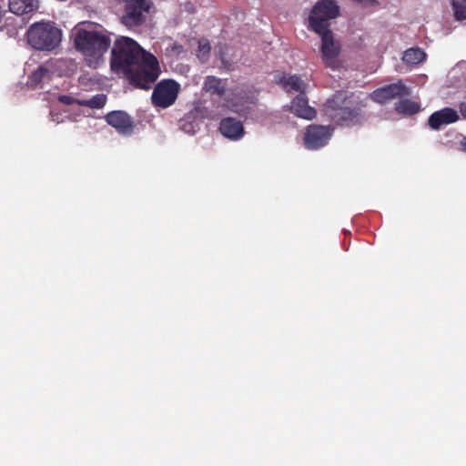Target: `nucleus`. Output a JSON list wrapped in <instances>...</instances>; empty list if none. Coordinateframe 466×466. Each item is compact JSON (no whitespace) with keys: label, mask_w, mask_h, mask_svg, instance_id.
I'll use <instances>...</instances> for the list:
<instances>
[{"label":"nucleus","mask_w":466,"mask_h":466,"mask_svg":"<svg viewBox=\"0 0 466 466\" xmlns=\"http://www.w3.org/2000/svg\"><path fill=\"white\" fill-rule=\"evenodd\" d=\"M461 147L462 151L466 152V137L461 141Z\"/></svg>","instance_id":"nucleus-29"},{"label":"nucleus","mask_w":466,"mask_h":466,"mask_svg":"<svg viewBox=\"0 0 466 466\" xmlns=\"http://www.w3.org/2000/svg\"><path fill=\"white\" fill-rule=\"evenodd\" d=\"M292 112L299 117L311 120L316 116V110L309 106L308 99L304 94H299L294 98L291 105Z\"/></svg>","instance_id":"nucleus-15"},{"label":"nucleus","mask_w":466,"mask_h":466,"mask_svg":"<svg viewBox=\"0 0 466 466\" xmlns=\"http://www.w3.org/2000/svg\"><path fill=\"white\" fill-rule=\"evenodd\" d=\"M339 6L333 0H319L313 7L309 18L310 28L316 33L328 32L329 20L339 14Z\"/></svg>","instance_id":"nucleus-5"},{"label":"nucleus","mask_w":466,"mask_h":466,"mask_svg":"<svg viewBox=\"0 0 466 466\" xmlns=\"http://www.w3.org/2000/svg\"><path fill=\"white\" fill-rule=\"evenodd\" d=\"M105 119L109 126L122 135L128 136L133 132V120L125 111H111L106 115Z\"/></svg>","instance_id":"nucleus-10"},{"label":"nucleus","mask_w":466,"mask_h":466,"mask_svg":"<svg viewBox=\"0 0 466 466\" xmlns=\"http://www.w3.org/2000/svg\"><path fill=\"white\" fill-rule=\"evenodd\" d=\"M279 84L287 91H296L299 92V94H304L307 89V84L304 83L298 76H283L279 79Z\"/></svg>","instance_id":"nucleus-18"},{"label":"nucleus","mask_w":466,"mask_h":466,"mask_svg":"<svg viewBox=\"0 0 466 466\" xmlns=\"http://www.w3.org/2000/svg\"><path fill=\"white\" fill-rule=\"evenodd\" d=\"M72 36L76 49L85 56L88 66L97 67L110 46V38L90 23L76 25L73 29Z\"/></svg>","instance_id":"nucleus-2"},{"label":"nucleus","mask_w":466,"mask_h":466,"mask_svg":"<svg viewBox=\"0 0 466 466\" xmlns=\"http://www.w3.org/2000/svg\"><path fill=\"white\" fill-rule=\"evenodd\" d=\"M38 7V0H9V10L15 15L34 12Z\"/></svg>","instance_id":"nucleus-17"},{"label":"nucleus","mask_w":466,"mask_h":466,"mask_svg":"<svg viewBox=\"0 0 466 466\" xmlns=\"http://www.w3.org/2000/svg\"><path fill=\"white\" fill-rule=\"evenodd\" d=\"M27 43L38 51H53L59 46L62 31L52 22H36L26 32Z\"/></svg>","instance_id":"nucleus-4"},{"label":"nucleus","mask_w":466,"mask_h":466,"mask_svg":"<svg viewBox=\"0 0 466 466\" xmlns=\"http://www.w3.org/2000/svg\"><path fill=\"white\" fill-rule=\"evenodd\" d=\"M352 96L339 92L329 98L324 107L325 115L337 125L353 126L360 122L359 108L353 106Z\"/></svg>","instance_id":"nucleus-3"},{"label":"nucleus","mask_w":466,"mask_h":466,"mask_svg":"<svg viewBox=\"0 0 466 466\" xmlns=\"http://www.w3.org/2000/svg\"><path fill=\"white\" fill-rule=\"evenodd\" d=\"M219 56L223 67L230 69L231 66L235 63L236 59L229 56L230 48L228 46L219 47L218 51H216Z\"/></svg>","instance_id":"nucleus-25"},{"label":"nucleus","mask_w":466,"mask_h":466,"mask_svg":"<svg viewBox=\"0 0 466 466\" xmlns=\"http://www.w3.org/2000/svg\"><path fill=\"white\" fill-rule=\"evenodd\" d=\"M395 109L397 112L406 115H413L420 110L418 103L410 99H403L396 103Z\"/></svg>","instance_id":"nucleus-21"},{"label":"nucleus","mask_w":466,"mask_h":466,"mask_svg":"<svg viewBox=\"0 0 466 466\" xmlns=\"http://www.w3.org/2000/svg\"><path fill=\"white\" fill-rule=\"evenodd\" d=\"M221 134L231 140H238L244 136V127L240 121L227 117L220 122Z\"/></svg>","instance_id":"nucleus-14"},{"label":"nucleus","mask_w":466,"mask_h":466,"mask_svg":"<svg viewBox=\"0 0 466 466\" xmlns=\"http://www.w3.org/2000/svg\"><path fill=\"white\" fill-rule=\"evenodd\" d=\"M53 76H66L74 74L77 69V64L72 58H57L47 61Z\"/></svg>","instance_id":"nucleus-13"},{"label":"nucleus","mask_w":466,"mask_h":466,"mask_svg":"<svg viewBox=\"0 0 466 466\" xmlns=\"http://www.w3.org/2000/svg\"><path fill=\"white\" fill-rule=\"evenodd\" d=\"M353 1L357 3L358 0H353Z\"/></svg>","instance_id":"nucleus-32"},{"label":"nucleus","mask_w":466,"mask_h":466,"mask_svg":"<svg viewBox=\"0 0 466 466\" xmlns=\"http://www.w3.org/2000/svg\"><path fill=\"white\" fill-rule=\"evenodd\" d=\"M174 48L176 50H177V53H179L182 50V46H175Z\"/></svg>","instance_id":"nucleus-30"},{"label":"nucleus","mask_w":466,"mask_h":466,"mask_svg":"<svg viewBox=\"0 0 466 466\" xmlns=\"http://www.w3.org/2000/svg\"><path fill=\"white\" fill-rule=\"evenodd\" d=\"M334 128L329 126L310 125L304 135V145L308 149L316 150L326 146L332 137Z\"/></svg>","instance_id":"nucleus-7"},{"label":"nucleus","mask_w":466,"mask_h":466,"mask_svg":"<svg viewBox=\"0 0 466 466\" xmlns=\"http://www.w3.org/2000/svg\"><path fill=\"white\" fill-rule=\"evenodd\" d=\"M2 18H3V13H2V11L0 10V22L2 21Z\"/></svg>","instance_id":"nucleus-31"},{"label":"nucleus","mask_w":466,"mask_h":466,"mask_svg":"<svg viewBox=\"0 0 466 466\" xmlns=\"http://www.w3.org/2000/svg\"><path fill=\"white\" fill-rule=\"evenodd\" d=\"M150 0H127L126 14L122 22L128 27L136 26L144 21V14L149 11Z\"/></svg>","instance_id":"nucleus-8"},{"label":"nucleus","mask_w":466,"mask_h":466,"mask_svg":"<svg viewBox=\"0 0 466 466\" xmlns=\"http://www.w3.org/2000/svg\"><path fill=\"white\" fill-rule=\"evenodd\" d=\"M76 98H74L70 96H60L59 101L66 105H72V104H77Z\"/></svg>","instance_id":"nucleus-26"},{"label":"nucleus","mask_w":466,"mask_h":466,"mask_svg":"<svg viewBox=\"0 0 466 466\" xmlns=\"http://www.w3.org/2000/svg\"><path fill=\"white\" fill-rule=\"evenodd\" d=\"M459 119L458 112L452 108L445 107L434 112L429 118V126L435 130L442 126L450 125Z\"/></svg>","instance_id":"nucleus-12"},{"label":"nucleus","mask_w":466,"mask_h":466,"mask_svg":"<svg viewBox=\"0 0 466 466\" xmlns=\"http://www.w3.org/2000/svg\"><path fill=\"white\" fill-rule=\"evenodd\" d=\"M426 58V54L420 48H410L403 54L402 60L410 65H418L423 62Z\"/></svg>","instance_id":"nucleus-20"},{"label":"nucleus","mask_w":466,"mask_h":466,"mask_svg":"<svg viewBox=\"0 0 466 466\" xmlns=\"http://www.w3.org/2000/svg\"><path fill=\"white\" fill-rule=\"evenodd\" d=\"M460 109H461V113L463 116V117L466 118V104L465 103L461 104Z\"/></svg>","instance_id":"nucleus-28"},{"label":"nucleus","mask_w":466,"mask_h":466,"mask_svg":"<svg viewBox=\"0 0 466 466\" xmlns=\"http://www.w3.org/2000/svg\"><path fill=\"white\" fill-rule=\"evenodd\" d=\"M357 3L364 7H371L379 5L378 0H358Z\"/></svg>","instance_id":"nucleus-27"},{"label":"nucleus","mask_w":466,"mask_h":466,"mask_svg":"<svg viewBox=\"0 0 466 466\" xmlns=\"http://www.w3.org/2000/svg\"><path fill=\"white\" fill-rule=\"evenodd\" d=\"M111 67L116 72H122L132 85L143 89H149L160 73L156 56L127 36L115 41L111 51Z\"/></svg>","instance_id":"nucleus-1"},{"label":"nucleus","mask_w":466,"mask_h":466,"mask_svg":"<svg viewBox=\"0 0 466 466\" xmlns=\"http://www.w3.org/2000/svg\"><path fill=\"white\" fill-rule=\"evenodd\" d=\"M410 95L409 88L400 82L388 85L381 88L375 90L371 95V98L380 104L393 99L397 96Z\"/></svg>","instance_id":"nucleus-11"},{"label":"nucleus","mask_w":466,"mask_h":466,"mask_svg":"<svg viewBox=\"0 0 466 466\" xmlns=\"http://www.w3.org/2000/svg\"><path fill=\"white\" fill-rule=\"evenodd\" d=\"M53 75L48 66L47 61L35 69L28 78V85L36 87L52 79Z\"/></svg>","instance_id":"nucleus-16"},{"label":"nucleus","mask_w":466,"mask_h":466,"mask_svg":"<svg viewBox=\"0 0 466 466\" xmlns=\"http://www.w3.org/2000/svg\"><path fill=\"white\" fill-rule=\"evenodd\" d=\"M451 8L456 20L466 19V0H451Z\"/></svg>","instance_id":"nucleus-23"},{"label":"nucleus","mask_w":466,"mask_h":466,"mask_svg":"<svg viewBox=\"0 0 466 466\" xmlns=\"http://www.w3.org/2000/svg\"><path fill=\"white\" fill-rule=\"evenodd\" d=\"M203 88L208 93L222 96L225 93L227 86L226 83L222 79L214 76H208L205 79Z\"/></svg>","instance_id":"nucleus-19"},{"label":"nucleus","mask_w":466,"mask_h":466,"mask_svg":"<svg viewBox=\"0 0 466 466\" xmlns=\"http://www.w3.org/2000/svg\"><path fill=\"white\" fill-rule=\"evenodd\" d=\"M106 102V96L104 94H97L89 99L77 100V105L88 106L90 108H102Z\"/></svg>","instance_id":"nucleus-22"},{"label":"nucleus","mask_w":466,"mask_h":466,"mask_svg":"<svg viewBox=\"0 0 466 466\" xmlns=\"http://www.w3.org/2000/svg\"><path fill=\"white\" fill-rule=\"evenodd\" d=\"M318 34L320 35L322 41L321 54L323 62L329 67H338L339 63L337 56L339 53V45L334 41L330 31Z\"/></svg>","instance_id":"nucleus-9"},{"label":"nucleus","mask_w":466,"mask_h":466,"mask_svg":"<svg viewBox=\"0 0 466 466\" xmlns=\"http://www.w3.org/2000/svg\"><path fill=\"white\" fill-rule=\"evenodd\" d=\"M210 51H211V46H210L209 42L204 38L200 39L198 41V51H197L198 58L202 63L207 62L209 57Z\"/></svg>","instance_id":"nucleus-24"},{"label":"nucleus","mask_w":466,"mask_h":466,"mask_svg":"<svg viewBox=\"0 0 466 466\" xmlns=\"http://www.w3.org/2000/svg\"><path fill=\"white\" fill-rule=\"evenodd\" d=\"M180 85L172 79L161 80L152 93V102L155 106L167 108L177 100Z\"/></svg>","instance_id":"nucleus-6"}]
</instances>
